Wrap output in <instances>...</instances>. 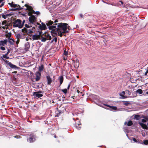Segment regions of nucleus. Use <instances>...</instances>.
<instances>
[{"label": "nucleus", "mask_w": 148, "mask_h": 148, "mask_svg": "<svg viewBox=\"0 0 148 148\" xmlns=\"http://www.w3.org/2000/svg\"><path fill=\"white\" fill-rule=\"evenodd\" d=\"M68 24L66 23H59L58 25L56 23L53 26H50L49 27V30H51V33L56 34L54 32H58V36L62 37L64 34L67 33L69 32V30H66V25Z\"/></svg>", "instance_id": "f257e3e1"}, {"label": "nucleus", "mask_w": 148, "mask_h": 148, "mask_svg": "<svg viewBox=\"0 0 148 148\" xmlns=\"http://www.w3.org/2000/svg\"><path fill=\"white\" fill-rule=\"evenodd\" d=\"M21 21L20 19H17L13 22V27H18L21 28L23 26V24H22Z\"/></svg>", "instance_id": "f03ea898"}, {"label": "nucleus", "mask_w": 148, "mask_h": 148, "mask_svg": "<svg viewBox=\"0 0 148 148\" xmlns=\"http://www.w3.org/2000/svg\"><path fill=\"white\" fill-rule=\"evenodd\" d=\"M110 4L112 6H117L118 7H121L128 8L126 7V5H125V4L123 3V2L121 1H119L117 4H116L114 3H110Z\"/></svg>", "instance_id": "7ed1b4c3"}, {"label": "nucleus", "mask_w": 148, "mask_h": 148, "mask_svg": "<svg viewBox=\"0 0 148 148\" xmlns=\"http://www.w3.org/2000/svg\"><path fill=\"white\" fill-rule=\"evenodd\" d=\"M58 109V111L56 112L55 116H59L60 115L63 113L64 110H65V108L63 106V105H61Z\"/></svg>", "instance_id": "20e7f679"}, {"label": "nucleus", "mask_w": 148, "mask_h": 148, "mask_svg": "<svg viewBox=\"0 0 148 148\" xmlns=\"http://www.w3.org/2000/svg\"><path fill=\"white\" fill-rule=\"evenodd\" d=\"M36 136L31 133L29 135V137L27 138V141L30 143H33L36 140Z\"/></svg>", "instance_id": "39448f33"}, {"label": "nucleus", "mask_w": 148, "mask_h": 148, "mask_svg": "<svg viewBox=\"0 0 148 148\" xmlns=\"http://www.w3.org/2000/svg\"><path fill=\"white\" fill-rule=\"evenodd\" d=\"M28 14L29 16H31L29 18V22L32 24H34V23L35 22V20L36 19V18L35 16L33 15H32V13L29 12L28 13Z\"/></svg>", "instance_id": "423d86ee"}, {"label": "nucleus", "mask_w": 148, "mask_h": 148, "mask_svg": "<svg viewBox=\"0 0 148 148\" xmlns=\"http://www.w3.org/2000/svg\"><path fill=\"white\" fill-rule=\"evenodd\" d=\"M43 92L42 91H40L38 92H33V95L35 96L36 97L39 98L43 96V95L41 94V93H43Z\"/></svg>", "instance_id": "0eeeda50"}, {"label": "nucleus", "mask_w": 148, "mask_h": 148, "mask_svg": "<svg viewBox=\"0 0 148 148\" xmlns=\"http://www.w3.org/2000/svg\"><path fill=\"white\" fill-rule=\"evenodd\" d=\"M9 4L10 6L12 7L17 8L13 9H19V8L20 7V6L16 4H14L13 2H12L11 3H9ZM20 9H23V8H21Z\"/></svg>", "instance_id": "6e6552de"}, {"label": "nucleus", "mask_w": 148, "mask_h": 148, "mask_svg": "<svg viewBox=\"0 0 148 148\" xmlns=\"http://www.w3.org/2000/svg\"><path fill=\"white\" fill-rule=\"evenodd\" d=\"M27 33L29 36H30V34L33 33L35 31L36 29L34 27H31V28L27 29Z\"/></svg>", "instance_id": "1a4fd4ad"}, {"label": "nucleus", "mask_w": 148, "mask_h": 148, "mask_svg": "<svg viewBox=\"0 0 148 148\" xmlns=\"http://www.w3.org/2000/svg\"><path fill=\"white\" fill-rule=\"evenodd\" d=\"M37 24L38 25H40L39 28L41 30H45L47 29V28L46 26L44 23H42L41 26V25L39 23H37Z\"/></svg>", "instance_id": "9d476101"}, {"label": "nucleus", "mask_w": 148, "mask_h": 148, "mask_svg": "<svg viewBox=\"0 0 148 148\" xmlns=\"http://www.w3.org/2000/svg\"><path fill=\"white\" fill-rule=\"evenodd\" d=\"M36 81H39L40 78L41 73L39 71L36 72Z\"/></svg>", "instance_id": "9b49d317"}, {"label": "nucleus", "mask_w": 148, "mask_h": 148, "mask_svg": "<svg viewBox=\"0 0 148 148\" xmlns=\"http://www.w3.org/2000/svg\"><path fill=\"white\" fill-rule=\"evenodd\" d=\"M46 78L47 80V84L50 85L52 82V79L49 75H47L46 76Z\"/></svg>", "instance_id": "f8f14e48"}, {"label": "nucleus", "mask_w": 148, "mask_h": 148, "mask_svg": "<svg viewBox=\"0 0 148 148\" xmlns=\"http://www.w3.org/2000/svg\"><path fill=\"white\" fill-rule=\"evenodd\" d=\"M138 123L143 129L148 130V127L146 124L141 122H139Z\"/></svg>", "instance_id": "ddd939ff"}, {"label": "nucleus", "mask_w": 148, "mask_h": 148, "mask_svg": "<svg viewBox=\"0 0 148 148\" xmlns=\"http://www.w3.org/2000/svg\"><path fill=\"white\" fill-rule=\"evenodd\" d=\"M125 94V91H122L119 94V95L122 97V98L123 99H125L127 97V96H124Z\"/></svg>", "instance_id": "4468645a"}, {"label": "nucleus", "mask_w": 148, "mask_h": 148, "mask_svg": "<svg viewBox=\"0 0 148 148\" xmlns=\"http://www.w3.org/2000/svg\"><path fill=\"white\" fill-rule=\"evenodd\" d=\"M73 65L75 68L76 69H77L79 66V62L78 61L76 60V61L74 62Z\"/></svg>", "instance_id": "2eb2a0df"}, {"label": "nucleus", "mask_w": 148, "mask_h": 148, "mask_svg": "<svg viewBox=\"0 0 148 148\" xmlns=\"http://www.w3.org/2000/svg\"><path fill=\"white\" fill-rule=\"evenodd\" d=\"M8 42V40L7 39L4 40H1L0 41V46H4V45L6 44Z\"/></svg>", "instance_id": "dca6fc26"}, {"label": "nucleus", "mask_w": 148, "mask_h": 148, "mask_svg": "<svg viewBox=\"0 0 148 148\" xmlns=\"http://www.w3.org/2000/svg\"><path fill=\"white\" fill-rule=\"evenodd\" d=\"M8 65L12 69H16L18 68L16 66L13 64L11 62L10 63H8Z\"/></svg>", "instance_id": "f3484780"}, {"label": "nucleus", "mask_w": 148, "mask_h": 148, "mask_svg": "<svg viewBox=\"0 0 148 148\" xmlns=\"http://www.w3.org/2000/svg\"><path fill=\"white\" fill-rule=\"evenodd\" d=\"M81 124L80 123V122L79 121H77V122H75V126L76 127V128L78 129L79 130V128H80V127H79V125H81Z\"/></svg>", "instance_id": "a211bd4d"}, {"label": "nucleus", "mask_w": 148, "mask_h": 148, "mask_svg": "<svg viewBox=\"0 0 148 148\" xmlns=\"http://www.w3.org/2000/svg\"><path fill=\"white\" fill-rule=\"evenodd\" d=\"M58 79L59 80L60 82V86L62 84L63 80H64V78L62 76H61L58 78Z\"/></svg>", "instance_id": "6ab92c4d"}, {"label": "nucleus", "mask_w": 148, "mask_h": 148, "mask_svg": "<svg viewBox=\"0 0 148 148\" xmlns=\"http://www.w3.org/2000/svg\"><path fill=\"white\" fill-rule=\"evenodd\" d=\"M25 49L26 50H28L30 47L29 43L27 42L25 45Z\"/></svg>", "instance_id": "aec40b11"}, {"label": "nucleus", "mask_w": 148, "mask_h": 148, "mask_svg": "<svg viewBox=\"0 0 148 148\" xmlns=\"http://www.w3.org/2000/svg\"><path fill=\"white\" fill-rule=\"evenodd\" d=\"M44 36L46 37L47 40H51V36L48 34L47 35V34H45L44 35Z\"/></svg>", "instance_id": "412c9836"}, {"label": "nucleus", "mask_w": 148, "mask_h": 148, "mask_svg": "<svg viewBox=\"0 0 148 148\" xmlns=\"http://www.w3.org/2000/svg\"><path fill=\"white\" fill-rule=\"evenodd\" d=\"M27 30L26 28L24 27L22 29V32L24 33V35L26 34L27 32Z\"/></svg>", "instance_id": "4be33fe9"}, {"label": "nucleus", "mask_w": 148, "mask_h": 148, "mask_svg": "<svg viewBox=\"0 0 148 148\" xmlns=\"http://www.w3.org/2000/svg\"><path fill=\"white\" fill-rule=\"evenodd\" d=\"M44 69V66L43 64H42L39 67L38 70L40 72H41Z\"/></svg>", "instance_id": "5701e85b"}, {"label": "nucleus", "mask_w": 148, "mask_h": 148, "mask_svg": "<svg viewBox=\"0 0 148 148\" xmlns=\"http://www.w3.org/2000/svg\"><path fill=\"white\" fill-rule=\"evenodd\" d=\"M25 6L26 7V9H33V8L31 6H29L28 4H26L25 5Z\"/></svg>", "instance_id": "b1692460"}, {"label": "nucleus", "mask_w": 148, "mask_h": 148, "mask_svg": "<svg viewBox=\"0 0 148 148\" xmlns=\"http://www.w3.org/2000/svg\"><path fill=\"white\" fill-rule=\"evenodd\" d=\"M53 23V21H51V20H50L47 23H46V25L47 26H49V27L50 26V25H51ZM52 25H51V26Z\"/></svg>", "instance_id": "393cba45"}, {"label": "nucleus", "mask_w": 148, "mask_h": 148, "mask_svg": "<svg viewBox=\"0 0 148 148\" xmlns=\"http://www.w3.org/2000/svg\"><path fill=\"white\" fill-rule=\"evenodd\" d=\"M32 38L33 40H38V38L37 35L36 34L33 35L32 36Z\"/></svg>", "instance_id": "a878e982"}, {"label": "nucleus", "mask_w": 148, "mask_h": 148, "mask_svg": "<svg viewBox=\"0 0 148 148\" xmlns=\"http://www.w3.org/2000/svg\"><path fill=\"white\" fill-rule=\"evenodd\" d=\"M12 15V14H7L6 15L3 14L2 15V17L4 19H6L7 17L8 16H11Z\"/></svg>", "instance_id": "bb28decb"}, {"label": "nucleus", "mask_w": 148, "mask_h": 148, "mask_svg": "<svg viewBox=\"0 0 148 148\" xmlns=\"http://www.w3.org/2000/svg\"><path fill=\"white\" fill-rule=\"evenodd\" d=\"M133 122L132 121H129L127 123V125L128 126H130L133 125Z\"/></svg>", "instance_id": "cd10ccee"}, {"label": "nucleus", "mask_w": 148, "mask_h": 148, "mask_svg": "<svg viewBox=\"0 0 148 148\" xmlns=\"http://www.w3.org/2000/svg\"><path fill=\"white\" fill-rule=\"evenodd\" d=\"M134 118L137 120H138L140 118V115L139 114L136 115L134 116Z\"/></svg>", "instance_id": "c85d7f7f"}, {"label": "nucleus", "mask_w": 148, "mask_h": 148, "mask_svg": "<svg viewBox=\"0 0 148 148\" xmlns=\"http://www.w3.org/2000/svg\"><path fill=\"white\" fill-rule=\"evenodd\" d=\"M136 92L137 93H138L140 94L143 93V90L140 89H138Z\"/></svg>", "instance_id": "c756f323"}, {"label": "nucleus", "mask_w": 148, "mask_h": 148, "mask_svg": "<svg viewBox=\"0 0 148 148\" xmlns=\"http://www.w3.org/2000/svg\"><path fill=\"white\" fill-rule=\"evenodd\" d=\"M125 92L127 95H130L131 94V92H130L129 90H126L125 91Z\"/></svg>", "instance_id": "7c9ffc66"}, {"label": "nucleus", "mask_w": 148, "mask_h": 148, "mask_svg": "<svg viewBox=\"0 0 148 148\" xmlns=\"http://www.w3.org/2000/svg\"><path fill=\"white\" fill-rule=\"evenodd\" d=\"M41 37L42 38L41 41L42 42H45L47 40L46 38L43 37L42 35L41 36Z\"/></svg>", "instance_id": "2f4dec72"}, {"label": "nucleus", "mask_w": 148, "mask_h": 148, "mask_svg": "<svg viewBox=\"0 0 148 148\" xmlns=\"http://www.w3.org/2000/svg\"><path fill=\"white\" fill-rule=\"evenodd\" d=\"M64 54L66 57V58H67V55H68V53L67 51H66V50L65 49L64 51Z\"/></svg>", "instance_id": "473e14b6"}, {"label": "nucleus", "mask_w": 148, "mask_h": 148, "mask_svg": "<svg viewBox=\"0 0 148 148\" xmlns=\"http://www.w3.org/2000/svg\"><path fill=\"white\" fill-rule=\"evenodd\" d=\"M32 10V12L34 14H36L37 15H39L40 14V12L38 11L35 12L34 10Z\"/></svg>", "instance_id": "72a5a7b5"}, {"label": "nucleus", "mask_w": 148, "mask_h": 148, "mask_svg": "<svg viewBox=\"0 0 148 148\" xmlns=\"http://www.w3.org/2000/svg\"><path fill=\"white\" fill-rule=\"evenodd\" d=\"M110 108L112 110H116L117 109V108L116 106H111Z\"/></svg>", "instance_id": "f704fd0d"}, {"label": "nucleus", "mask_w": 148, "mask_h": 148, "mask_svg": "<svg viewBox=\"0 0 148 148\" xmlns=\"http://www.w3.org/2000/svg\"><path fill=\"white\" fill-rule=\"evenodd\" d=\"M143 144H144L145 145H147L148 144V140H144L143 142Z\"/></svg>", "instance_id": "c9c22d12"}, {"label": "nucleus", "mask_w": 148, "mask_h": 148, "mask_svg": "<svg viewBox=\"0 0 148 148\" xmlns=\"http://www.w3.org/2000/svg\"><path fill=\"white\" fill-rule=\"evenodd\" d=\"M2 25H5L6 26H8L7 23V21L5 20H4V21H3L2 23Z\"/></svg>", "instance_id": "e433bc0d"}, {"label": "nucleus", "mask_w": 148, "mask_h": 148, "mask_svg": "<svg viewBox=\"0 0 148 148\" xmlns=\"http://www.w3.org/2000/svg\"><path fill=\"white\" fill-rule=\"evenodd\" d=\"M62 91L65 94H66L67 92V89L66 88L62 90Z\"/></svg>", "instance_id": "4c0bfd02"}, {"label": "nucleus", "mask_w": 148, "mask_h": 148, "mask_svg": "<svg viewBox=\"0 0 148 148\" xmlns=\"http://www.w3.org/2000/svg\"><path fill=\"white\" fill-rule=\"evenodd\" d=\"M8 55L7 54V53H6L5 55H3V58H5L7 59H9V58L8 56H8Z\"/></svg>", "instance_id": "58836bf2"}, {"label": "nucleus", "mask_w": 148, "mask_h": 148, "mask_svg": "<svg viewBox=\"0 0 148 148\" xmlns=\"http://www.w3.org/2000/svg\"><path fill=\"white\" fill-rule=\"evenodd\" d=\"M16 37L17 39H19L21 38V36L19 34H18L16 35Z\"/></svg>", "instance_id": "ea45409f"}, {"label": "nucleus", "mask_w": 148, "mask_h": 148, "mask_svg": "<svg viewBox=\"0 0 148 148\" xmlns=\"http://www.w3.org/2000/svg\"><path fill=\"white\" fill-rule=\"evenodd\" d=\"M57 38H56V37H55V38H54L51 41V43H52L53 41H54L55 42H57Z\"/></svg>", "instance_id": "a19ab883"}, {"label": "nucleus", "mask_w": 148, "mask_h": 148, "mask_svg": "<svg viewBox=\"0 0 148 148\" xmlns=\"http://www.w3.org/2000/svg\"><path fill=\"white\" fill-rule=\"evenodd\" d=\"M123 102H125V101H123ZM129 104H130V103H129L128 101H126L125 102V103H124V105L126 106H128Z\"/></svg>", "instance_id": "79ce46f5"}, {"label": "nucleus", "mask_w": 148, "mask_h": 148, "mask_svg": "<svg viewBox=\"0 0 148 148\" xmlns=\"http://www.w3.org/2000/svg\"><path fill=\"white\" fill-rule=\"evenodd\" d=\"M103 2L104 3L107 4H110V3H109V2L108 1V0H106L105 1H103Z\"/></svg>", "instance_id": "37998d69"}, {"label": "nucleus", "mask_w": 148, "mask_h": 148, "mask_svg": "<svg viewBox=\"0 0 148 148\" xmlns=\"http://www.w3.org/2000/svg\"><path fill=\"white\" fill-rule=\"evenodd\" d=\"M137 143H141V144H143V142L141 140H137Z\"/></svg>", "instance_id": "c03bdc74"}, {"label": "nucleus", "mask_w": 148, "mask_h": 148, "mask_svg": "<svg viewBox=\"0 0 148 148\" xmlns=\"http://www.w3.org/2000/svg\"><path fill=\"white\" fill-rule=\"evenodd\" d=\"M11 36V33H8L6 35L7 37H10Z\"/></svg>", "instance_id": "a18cd8bd"}, {"label": "nucleus", "mask_w": 148, "mask_h": 148, "mask_svg": "<svg viewBox=\"0 0 148 148\" xmlns=\"http://www.w3.org/2000/svg\"><path fill=\"white\" fill-rule=\"evenodd\" d=\"M66 30H69V31L70 30V27L68 25H67L66 26Z\"/></svg>", "instance_id": "49530a36"}, {"label": "nucleus", "mask_w": 148, "mask_h": 148, "mask_svg": "<svg viewBox=\"0 0 148 148\" xmlns=\"http://www.w3.org/2000/svg\"><path fill=\"white\" fill-rule=\"evenodd\" d=\"M25 27H26L27 28H29L30 27H32L31 26H29V25H27V24H26L25 25Z\"/></svg>", "instance_id": "de8ad7c7"}, {"label": "nucleus", "mask_w": 148, "mask_h": 148, "mask_svg": "<svg viewBox=\"0 0 148 148\" xmlns=\"http://www.w3.org/2000/svg\"><path fill=\"white\" fill-rule=\"evenodd\" d=\"M3 60L4 61V62H5L7 64H8V63H10V62H9V61L6 60H5L3 59Z\"/></svg>", "instance_id": "09e8293b"}, {"label": "nucleus", "mask_w": 148, "mask_h": 148, "mask_svg": "<svg viewBox=\"0 0 148 148\" xmlns=\"http://www.w3.org/2000/svg\"><path fill=\"white\" fill-rule=\"evenodd\" d=\"M0 49L4 51L5 50V48L3 46L0 47Z\"/></svg>", "instance_id": "8fccbe9b"}, {"label": "nucleus", "mask_w": 148, "mask_h": 148, "mask_svg": "<svg viewBox=\"0 0 148 148\" xmlns=\"http://www.w3.org/2000/svg\"><path fill=\"white\" fill-rule=\"evenodd\" d=\"M43 35H41L40 34H39L38 35H37L38 38V39H40V37H41V36L42 35L43 36Z\"/></svg>", "instance_id": "3c124183"}, {"label": "nucleus", "mask_w": 148, "mask_h": 148, "mask_svg": "<svg viewBox=\"0 0 148 148\" xmlns=\"http://www.w3.org/2000/svg\"><path fill=\"white\" fill-rule=\"evenodd\" d=\"M1 27L2 28H3V29H7L8 28V26H7V27H5V26H2V27Z\"/></svg>", "instance_id": "603ef678"}, {"label": "nucleus", "mask_w": 148, "mask_h": 148, "mask_svg": "<svg viewBox=\"0 0 148 148\" xmlns=\"http://www.w3.org/2000/svg\"><path fill=\"white\" fill-rule=\"evenodd\" d=\"M133 140L134 141L136 142V143H137V140L135 138H133Z\"/></svg>", "instance_id": "864d4df0"}, {"label": "nucleus", "mask_w": 148, "mask_h": 148, "mask_svg": "<svg viewBox=\"0 0 148 148\" xmlns=\"http://www.w3.org/2000/svg\"><path fill=\"white\" fill-rule=\"evenodd\" d=\"M104 105L110 108V107H111V106H110V105L108 104H104Z\"/></svg>", "instance_id": "5fc2aeb1"}, {"label": "nucleus", "mask_w": 148, "mask_h": 148, "mask_svg": "<svg viewBox=\"0 0 148 148\" xmlns=\"http://www.w3.org/2000/svg\"><path fill=\"white\" fill-rule=\"evenodd\" d=\"M142 121L143 123H145L146 122V120L145 119H142Z\"/></svg>", "instance_id": "6e6d98bb"}, {"label": "nucleus", "mask_w": 148, "mask_h": 148, "mask_svg": "<svg viewBox=\"0 0 148 148\" xmlns=\"http://www.w3.org/2000/svg\"><path fill=\"white\" fill-rule=\"evenodd\" d=\"M144 94L145 95H148V92H144Z\"/></svg>", "instance_id": "4d7b16f0"}, {"label": "nucleus", "mask_w": 148, "mask_h": 148, "mask_svg": "<svg viewBox=\"0 0 148 148\" xmlns=\"http://www.w3.org/2000/svg\"><path fill=\"white\" fill-rule=\"evenodd\" d=\"M10 52V50L9 49H8V51L6 53H7V54L8 55V54Z\"/></svg>", "instance_id": "13d9d810"}, {"label": "nucleus", "mask_w": 148, "mask_h": 148, "mask_svg": "<svg viewBox=\"0 0 148 148\" xmlns=\"http://www.w3.org/2000/svg\"><path fill=\"white\" fill-rule=\"evenodd\" d=\"M19 41H20V40L19 39H17V41H16V43L17 44H18L19 42Z\"/></svg>", "instance_id": "bf43d9fd"}, {"label": "nucleus", "mask_w": 148, "mask_h": 148, "mask_svg": "<svg viewBox=\"0 0 148 148\" xmlns=\"http://www.w3.org/2000/svg\"><path fill=\"white\" fill-rule=\"evenodd\" d=\"M70 84H69L68 86V87L67 88V90H69V88H70Z\"/></svg>", "instance_id": "052dcab7"}, {"label": "nucleus", "mask_w": 148, "mask_h": 148, "mask_svg": "<svg viewBox=\"0 0 148 148\" xmlns=\"http://www.w3.org/2000/svg\"><path fill=\"white\" fill-rule=\"evenodd\" d=\"M9 42L11 45H13V42L12 41L10 40H9Z\"/></svg>", "instance_id": "680f3d73"}, {"label": "nucleus", "mask_w": 148, "mask_h": 148, "mask_svg": "<svg viewBox=\"0 0 148 148\" xmlns=\"http://www.w3.org/2000/svg\"><path fill=\"white\" fill-rule=\"evenodd\" d=\"M80 16L81 18H83V14H80Z\"/></svg>", "instance_id": "e2e57ef3"}, {"label": "nucleus", "mask_w": 148, "mask_h": 148, "mask_svg": "<svg viewBox=\"0 0 148 148\" xmlns=\"http://www.w3.org/2000/svg\"><path fill=\"white\" fill-rule=\"evenodd\" d=\"M14 137H15V138H18V137H20V136H14Z\"/></svg>", "instance_id": "0e129e2a"}, {"label": "nucleus", "mask_w": 148, "mask_h": 148, "mask_svg": "<svg viewBox=\"0 0 148 148\" xmlns=\"http://www.w3.org/2000/svg\"><path fill=\"white\" fill-rule=\"evenodd\" d=\"M77 92L79 94V93H80L81 94H82V92H80V91H79L78 90H77Z\"/></svg>", "instance_id": "69168bd1"}, {"label": "nucleus", "mask_w": 148, "mask_h": 148, "mask_svg": "<svg viewBox=\"0 0 148 148\" xmlns=\"http://www.w3.org/2000/svg\"><path fill=\"white\" fill-rule=\"evenodd\" d=\"M39 34H40L41 35V34L42 33V32L41 31H39L38 32Z\"/></svg>", "instance_id": "338daca9"}, {"label": "nucleus", "mask_w": 148, "mask_h": 148, "mask_svg": "<svg viewBox=\"0 0 148 148\" xmlns=\"http://www.w3.org/2000/svg\"><path fill=\"white\" fill-rule=\"evenodd\" d=\"M12 73H17V72L16 71H14V72H13Z\"/></svg>", "instance_id": "774afa93"}]
</instances>
